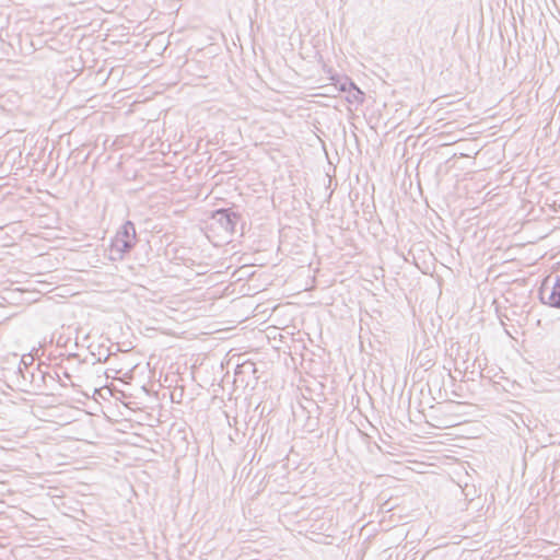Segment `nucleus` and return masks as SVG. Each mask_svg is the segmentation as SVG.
I'll list each match as a JSON object with an SVG mask.
<instances>
[{
	"label": "nucleus",
	"mask_w": 560,
	"mask_h": 560,
	"mask_svg": "<svg viewBox=\"0 0 560 560\" xmlns=\"http://www.w3.org/2000/svg\"><path fill=\"white\" fill-rule=\"evenodd\" d=\"M136 240L137 233L135 224L131 221H127L113 240L110 250L113 259H121L124 254L130 252L135 246Z\"/></svg>",
	"instance_id": "nucleus-1"
},
{
	"label": "nucleus",
	"mask_w": 560,
	"mask_h": 560,
	"mask_svg": "<svg viewBox=\"0 0 560 560\" xmlns=\"http://www.w3.org/2000/svg\"><path fill=\"white\" fill-rule=\"evenodd\" d=\"M240 221V214L231 209H218L212 212L210 218L211 228L217 226L222 232L233 234Z\"/></svg>",
	"instance_id": "nucleus-2"
},
{
	"label": "nucleus",
	"mask_w": 560,
	"mask_h": 560,
	"mask_svg": "<svg viewBox=\"0 0 560 560\" xmlns=\"http://www.w3.org/2000/svg\"><path fill=\"white\" fill-rule=\"evenodd\" d=\"M34 358L32 354H24L21 359L19 365V373L23 377L24 381H28L30 383L36 382L35 370H30V366L33 365Z\"/></svg>",
	"instance_id": "nucleus-3"
},
{
	"label": "nucleus",
	"mask_w": 560,
	"mask_h": 560,
	"mask_svg": "<svg viewBox=\"0 0 560 560\" xmlns=\"http://www.w3.org/2000/svg\"><path fill=\"white\" fill-rule=\"evenodd\" d=\"M255 374L256 373V366L255 363L250 361H246L242 364H237L235 374Z\"/></svg>",
	"instance_id": "nucleus-4"
},
{
	"label": "nucleus",
	"mask_w": 560,
	"mask_h": 560,
	"mask_svg": "<svg viewBox=\"0 0 560 560\" xmlns=\"http://www.w3.org/2000/svg\"><path fill=\"white\" fill-rule=\"evenodd\" d=\"M540 300L542 303L548 304L549 306L553 307V287L548 292V288L542 287L540 290Z\"/></svg>",
	"instance_id": "nucleus-5"
},
{
	"label": "nucleus",
	"mask_w": 560,
	"mask_h": 560,
	"mask_svg": "<svg viewBox=\"0 0 560 560\" xmlns=\"http://www.w3.org/2000/svg\"><path fill=\"white\" fill-rule=\"evenodd\" d=\"M35 376H36L35 384H37V386H40V383L46 382V376H48V374L45 371H42L40 364H38L36 368V371H35ZM49 377L54 378L51 375H49Z\"/></svg>",
	"instance_id": "nucleus-6"
},
{
	"label": "nucleus",
	"mask_w": 560,
	"mask_h": 560,
	"mask_svg": "<svg viewBox=\"0 0 560 560\" xmlns=\"http://www.w3.org/2000/svg\"><path fill=\"white\" fill-rule=\"evenodd\" d=\"M553 307L560 308V280L553 284Z\"/></svg>",
	"instance_id": "nucleus-7"
},
{
	"label": "nucleus",
	"mask_w": 560,
	"mask_h": 560,
	"mask_svg": "<svg viewBox=\"0 0 560 560\" xmlns=\"http://www.w3.org/2000/svg\"><path fill=\"white\" fill-rule=\"evenodd\" d=\"M349 85L351 86L352 91H353V98L355 100H359V96H362L363 93L355 86V84L353 82H349Z\"/></svg>",
	"instance_id": "nucleus-8"
},
{
	"label": "nucleus",
	"mask_w": 560,
	"mask_h": 560,
	"mask_svg": "<svg viewBox=\"0 0 560 560\" xmlns=\"http://www.w3.org/2000/svg\"><path fill=\"white\" fill-rule=\"evenodd\" d=\"M65 377L70 378V374L68 372H63Z\"/></svg>",
	"instance_id": "nucleus-9"
},
{
	"label": "nucleus",
	"mask_w": 560,
	"mask_h": 560,
	"mask_svg": "<svg viewBox=\"0 0 560 560\" xmlns=\"http://www.w3.org/2000/svg\"><path fill=\"white\" fill-rule=\"evenodd\" d=\"M340 90L346 91V84H341Z\"/></svg>",
	"instance_id": "nucleus-10"
}]
</instances>
